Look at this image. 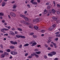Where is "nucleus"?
Segmentation results:
<instances>
[{
	"mask_svg": "<svg viewBox=\"0 0 60 60\" xmlns=\"http://www.w3.org/2000/svg\"><path fill=\"white\" fill-rule=\"evenodd\" d=\"M16 36L17 38H19L20 37H21V38H23V39H25V37L23 36H20L17 35H16Z\"/></svg>",
	"mask_w": 60,
	"mask_h": 60,
	"instance_id": "1",
	"label": "nucleus"
},
{
	"mask_svg": "<svg viewBox=\"0 0 60 60\" xmlns=\"http://www.w3.org/2000/svg\"><path fill=\"white\" fill-rule=\"evenodd\" d=\"M10 15L12 17H15L16 16V14L13 12H11L10 13Z\"/></svg>",
	"mask_w": 60,
	"mask_h": 60,
	"instance_id": "2",
	"label": "nucleus"
},
{
	"mask_svg": "<svg viewBox=\"0 0 60 60\" xmlns=\"http://www.w3.org/2000/svg\"><path fill=\"white\" fill-rule=\"evenodd\" d=\"M48 39V41L47 42V43H49L51 41V37H49Z\"/></svg>",
	"mask_w": 60,
	"mask_h": 60,
	"instance_id": "3",
	"label": "nucleus"
},
{
	"mask_svg": "<svg viewBox=\"0 0 60 60\" xmlns=\"http://www.w3.org/2000/svg\"><path fill=\"white\" fill-rule=\"evenodd\" d=\"M10 42H11V44H14V45H15V44H17V42H13L12 41H10Z\"/></svg>",
	"mask_w": 60,
	"mask_h": 60,
	"instance_id": "4",
	"label": "nucleus"
},
{
	"mask_svg": "<svg viewBox=\"0 0 60 60\" xmlns=\"http://www.w3.org/2000/svg\"><path fill=\"white\" fill-rule=\"evenodd\" d=\"M20 16L23 17V18H24V19H25L26 20V19L27 18V17H25V16H24V15H23L22 14H21L20 15Z\"/></svg>",
	"mask_w": 60,
	"mask_h": 60,
	"instance_id": "5",
	"label": "nucleus"
},
{
	"mask_svg": "<svg viewBox=\"0 0 60 60\" xmlns=\"http://www.w3.org/2000/svg\"><path fill=\"white\" fill-rule=\"evenodd\" d=\"M10 34L11 35H14V36L15 35V34L14 33H13V32L11 31L10 32Z\"/></svg>",
	"mask_w": 60,
	"mask_h": 60,
	"instance_id": "6",
	"label": "nucleus"
},
{
	"mask_svg": "<svg viewBox=\"0 0 60 60\" xmlns=\"http://www.w3.org/2000/svg\"><path fill=\"white\" fill-rule=\"evenodd\" d=\"M37 44V43L36 42H35L32 43V44L31 45V46H34L35 45H36Z\"/></svg>",
	"mask_w": 60,
	"mask_h": 60,
	"instance_id": "7",
	"label": "nucleus"
},
{
	"mask_svg": "<svg viewBox=\"0 0 60 60\" xmlns=\"http://www.w3.org/2000/svg\"><path fill=\"white\" fill-rule=\"evenodd\" d=\"M34 55L36 57H37V58H38V57H39V55H38L36 54V53H34Z\"/></svg>",
	"mask_w": 60,
	"mask_h": 60,
	"instance_id": "8",
	"label": "nucleus"
},
{
	"mask_svg": "<svg viewBox=\"0 0 60 60\" xmlns=\"http://www.w3.org/2000/svg\"><path fill=\"white\" fill-rule=\"evenodd\" d=\"M50 53H51L52 55H54L56 54V52H52Z\"/></svg>",
	"mask_w": 60,
	"mask_h": 60,
	"instance_id": "9",
	"label": "nucleus"
},
{
	"mask_svg": "<svg viewBox=\"0 0 60 60\" xmlns=\"http://www.w3.org/2000/svg\"><path fill=\"white\" fill-rule=\"evenodd\" d=\"M5 55L4 54H1V58H3V57H5Z\"/></svg>",
	"mask_w": 60,
	"mask_h": 60,
	"instance_id": "10",
	"label": "nucleus"
},
{
	"mask_svg": "<svg viewBox=\"0 0 60 60\" xmlns=\"http://www.w3.org/2000/svg\"><path fill=\"white\" fill-rule=\"evenodd\" d=\"M52 18L54 20H56L57 19V18H56L55 17L53 16L52 17Z\"/></svg>",
	"mask_w": 60,
	"mask_h": 60,
	"instance_id": "11",
	"label": "nucleus"
},
{
	"mask_svg": "<svg viewBox=\"0 0 60 60\" xmlns=\"http://www.w3.org/2000/svg\"><path fill=\"white\" fill-rule=\"evenodd\" d=\"M53 29H54V27H52V26H51V27L49 29V30H53Z\"/></svg>",
	"mask_w": 60,
	"mask_h": 60,
	"instance_id": "12",
	"label": "nucleus"
},
{
	"mask_svg": "<svg viewBox=\"0 0 60 60\" xmlns=\"http://www.w3.org/2000/svg\"><path fill=\"white\" fill-rule=\"evenodd\" d=\"M11 53L13 55H15V52L12 51L11 52Z\"/></svg>",
	"mask_w": 60,
	"mask_h": 60,
	"instance_id": "13",
	"label": "nucleus"
},
{
	"mask_svg": "<svg viewBox=\"0 0 60 60\" xmlns=\"http://www.w3.org/2000/svg\"><path fill=\"white\" fill-rule=\"evenodd\" d=\"M23 23H24V24L25 25H28V23L24 21L23 22Z\"/></svg>",
	"mask_w": 60,
	"mask_h": 60,
	"instance_id": "14",
	"label": "nucleus"
},
{
	"mask_svg": "<svg viewBox=\"0 0 60 60\" xmlns=\"http://www.w3.org/2000/svg\"><path fill=\"white\" fill-rule=\"evenodd\" d=\"M5 4H6V3L5 2L3 3L2 4V6H3V7H4V6H5Z\"/></svg>",
	"mask_w": 60,
	"mask_h": 60,
	"instance_id": "15",
	"label": "nucleus"
},
{
	"mask_svg": "<svg viewBox=\"0 0 60 60\" xmlns=\"http://www.w3.org/2000/svg\"><path fill=\"white\" fill-rule=\"evenodd\" d=\"M52 13H53V14H55V12H56V11L54 9H53L52 10Z\"/></svg>",
	"mask_w": 60,
	"mask_h": 60,
	"instance_id": "16",
	"label": "nucleus"
},
{
	"mask_svg": "<svg viewBox=\"0 0 60 60\" xmlns=\"http://www.w3.org/2000/svg\"><path fill=\"white\" fill-rule=\"evenodd\" d=\"M52 26V27H53V28H54V27L56 26V25L55 24H52V26Z\"/></svg>",
	"mask_w": 60,
	"mask_h": 60,
	"instance_id": "17",
	"label": "nucleus"
},
{
	"mask_svg": "<svg viewBox=\"0 0 60 60\" xmlns=\"http://www.w3.org/2000/svg\"><path fill=\"white\" fill-rule=\"evenodd\" d=\"M47 11L45 9L44 11V14H47Z\"/></svg>",
	"mask_w": 60,
	"mask_h": 60,
	"instance_id": "18",
	"label": "nucleus"
},
{
	"mask_svg": "<svg viewBox=\"0 0 60 60\" xmlns=\"http://www.w3.org/2000/svg\"><path fill=\"white\" fill-rule=\"evenodd\" d=\"M29 46V44L28 43H27L26 44L24 45V47H26L27 46Z\"/></svg>",
	"mask_w": 60,
	"mask_h": 60,
	"instance_id": "19",
	"label": "nucleus"
},
{
	"mask_svg": "<svg viewBox=\"0 0 60 60\" xmlns=\"http://www.w3.org/2000/svg\"><path fill=\"white\" fill-rule=\"evenodd\" d=\"M34 28L35 29H36V30H37L38 29V27L36 26H34Z\"/></svg>",
	"mask_w": 60,
	"mask_h": 60,
	"instance_id": "20",
	"label": "nucleus"
},
{
	"mask_svg": "<svg viewBox=\"0 0 60 60\" xmlns=\"http://www.w3.org/2000/svg\"><path fill=\"white\" fill-rule=\"evenodd\" d=\"M41 53V51H39L36 52H35V53L39 55Z\"/></svg>",
	"mask_w": 60,
	"mask_h": 60,
	"instance_id": "21",
	"label": "nucleus"
},
{
	"mask_svg": "<svg viewBox=\"0 0 60 60\" xmlns=\"http://www.w3.org/2000/svg\"><path fill=\"white\" fill-rule=\"evenodd\" d=\"M10 48L11 49H13L14 48V47L12 46H10Z\"/></svg>",
	"mask_w": 60,
	"mask_h": 60,
	"instance_id": "22",
	"label": "nucleus"
},
{
	"mask_svg": "<svg viewBox=\"0 0 60 60\" xmlns=\"http://www.w3.org/2000/svg\"><path fill=\"white\" fill-rule=\"evenodd\" d=\"M17 29L18 30H19V31H22V29L20 28H17Z\"/></svg>",
	"mask_w": 60,
	"mask_h": 60,
	"instance_id": "23",
	"label": "nucleus"
},
{
	"mask_svg": "<svg viewBox=\"0 0 60 60\" xmlns=\"http://www.w3.org/2000/svg\"><path fill=\"white\" fill-rule=\"evenodd\" d=\"M4 14L3 13H0V16H4Z\"/></svg>",
	"mask_w": 60,
	"mask_h": 60,
	"instance_id": "24",
	"label": "nucleus"
},
{
	"mask_svg": "<svg viewBox=\"0 0 60 60\" xmlns=\"http://www.w3.org/2000/svg\"><path fill=\"white\" fill-rule=\"evenodd\" d=\"M33 4H35L36 5L37 4V3L35 2H33Z\"/></svg>",
	"mask_w": 60,
	"mask_h": 60,
	"instance_id": "25",
	"label": "nucleus"
},
{
	"mask_svg": "<svg viewBox=\"0 0 60 60\" xmlns=\"http://www.w3.org/2000/svg\"><path fill=\"white\" fill-rule=\"evenodd\" d=\"M17 5H13V8H14V9H15V8H16V7H17Z\"/></svg>",
	"mask_w": 60,
	"mask_h": 60,
	"instance_id": "26",
	"label": "nucleus"
},
{
	"mask_svg": "<svg viewBox=\"0 0 60 60\" xmlns=\"http://www.w3.org/2000/svg\"><path fill=\"white\" fill-rule=\"evenodd\" d=\"M4 54H5V55H9V53L6 52H4Z\"/></svg>",
	"mask_w": 60,
	"mask_h": 60,
	"instance_id": "27",
	"label": "nucleus"
},
{
	"mask_svg": "<svg viewBox=\"0 0 60 60\" xmlns=\"http://www.w3.org/2000/svg\"><path fill=\"white\" fill-rule=\"evenodd\" d=\"M48 56H53L52 54L51 53L48 54Z\"/></svg>",
	"mask_w": 60,
	"mask_h": 60,
	"instance_id": "28",
	"label": "nucleus"
},
{
	"mask_svg": "<svg viewBox=\"0 0 60 60\" xmlns=\"http://www.w3.org/2000/svg\"><path fill=\"white\" fill-rule=\"evenodd\" d=\"M37 36L35 35H33V37L34 38H37Z\"/></svg>",
	"mask_w": 60,
	"mask_h": 60,
	"instance_id": "29",
	"label": "nucleus"
},
{
	"mask_svg": "<svg viewBox=\"0 0 60 60\" xmlns=\"http://www.w3.org/2000/svg\"><path fill=\"white\" fill-rule=\"evenodd\" d=\"M35 51H39V49H36L34 50Z\"/></svg>",
	"mask_w": 60,
	"mask_h": 60,
	"instance_id": "30",
	"label": "nucleus"
},
{
	"mask_svg": "<svg viewBox=\"0 0 60 60\" xmlns=\"http://www.w3.org/2000/svg\"><path fill=\"white\" fill-rule=\"evenodd\" d=\"M34 0H32L31 1H30V3H31L32 4H33L34 3Z\"/></svg>",
	"mask_w": 60,
	"mask_h": 60,
	"instance_id": "31",
	"label": "nucleus"
},
{
	"mask_svg": "<svg viewBox=\"0 0 60 60\" xmlns=\"http://www.w3.org/2000/svg\"><path fill=\"white\" fill-rule=\"evenodd\" d=\"M4 30H5V31H7V30H9V29L4 28Z\"/></svg>",
	"mask_w": 60,
	"mask_h": 60,
	"instance_id": "32",
	"label": "nucleus"
},
{
	"mask_svg": "<svg viewBox=\"0 0 60 60\" xmlns=\"http://www.w3.org/2000/svg\"><path fill=\"white\" fill-rule=\"evenodd\" d=\"M36 20L37 22H39L40 20L38 19H36Z\"/></svg>",
	"mask_w": 60,
	"mask_h": 60,
	"instance_id": "33",
	"label": "nucleus"
},
{
	"mask_svg": "<svg viewBox=\"0 0 60 60\" xmlns=\"http://www.w3.org/2000/svg\"><path fill=\"white\" fill-rule=\"evenodd\" d=\"M34 34V33L33 32L31 33L30 34V35H33Z\"/></svg>",
	"mask_w": 60,
	"mask_h": 60,
	"instance_id": "34",
	"label": "nucleus"
},
{
	"mask_svg": "<svg viewBox=\"0 0 60 60\" xmlns=\"http://www.w3.org/2000/svg\"><path fill=\"white\" fill-rule=\"evenodd\" d=\"M57 14H60V12L59 11H57Z\"/></svg>",
	"mask_w": 60,
	"mask_h": 60,
	"instance_id": "35",
	"label": "nucleus"
},
{
	"mask_svg": "<svg viewBox=\"0 0 60 60\" xmlns=\"http://www.w3.org/2000/svg\"><path fill=\"white\" fill-rule=\"evenodd\" d=\"M22 45H19V48H22Z\"/></svg>",
	"mask_w": 60,
	"mask_h": 60,
	"instance_id": "36",
	"label": "nucleus"
},
{
	"mask_svg": "<svg viewBox=\"0 0 60 60\" xmlns=\"http://www.w3.org/2000/svg\"><path fill=\"white\" fill-rule=\"evenodd\" d=\"M10 51H11L10 49H8L7 50V52H10Z\"/></svg>",
	"mask_w": 60,
	"mask_h": 60,
	"instance_id": "37",
	"label": "nucleus"
},
{
	"mask_svg": "<svg viewBox=\"0 0 60 60\" xmlns=\"http://www.w3.org/2000/svg\"><path fill=\"white\" fill-rule=\"evenodd\" d=\"M29 19H30L29 18H27L26 20V21H29Z\"/></svg>",
	"mask_w": 60,
	"mask_h": 60,
	"instance_id": "38",
	"label": "nucleus"
},
{
	"mask_svg": "<svg viewBox=\"0 0 60 60\" xmlns=\"http://www.w3.org/2000/svg\"><path fill=\"white\" fill-rule=\"evenodd\" d=\"M41 32L42 33H44V32H45V31L43 30H42L41 31Z\"/></svg>",
	"mask_w": 60,
	"mask_h": 60,
	"instance_id": "39",
	"label": "nucleus"
},
{
	"mask_svg": "<svg viewBox=\"0 0 60 60\" xmlns=\"http://www.w3.org/2000/svg\"><path fill=\"white\" fill-rule=\"evenodd\" d=\"M49 3L48 2L46 4V5H49Z\"/></svg>",
	"mask_w": 60,
	"mask_h": 60,
	"instance_id": "40",
	"label": "nucleus"
},
{
	"mask_svg": "<svg viewBox=\"0 0 60 60\" xmlns=\"http://www.w3.org/2000/svg\"><path fill=\"white\" fill-rule=\"evenodd\" d=\"M24 21L23 20H21L20 21V22L21 23H23Z\"/></svg>",
	"mask_w": 60,
	"mask_h": 60,
	"instance_id": "41",
	"label": "nucleus"
},
{
	"mask_svg": "<svg viewBox=\"0 0 60 60\" xmlns=\"http://www.w3.org/2000/svg\"><path fill=\"white\" fill-rule=\"evenodd\" d=\"M1 32H4V28L1 29Z\"/></svg>",
	"mask_w": 60,
	"mask_h": 60,
	"instance_id": "42",
	"label": "nucleus"
},
{
	"mask_svg": "<svg viewBox=\"0 0 60 60\" xmlns=\"http://www.w3.org/2000/svg\"><path fill=\"white\" fill-rule=\"evenodd\" d=\"M59 34V32H58L55 33L56 34Z\"/></svg>",
	"mask_w": 60,
	"mask_h": 60,
	"instance_id": "43",
	"label": "nucleus"
},
{
	"mask_svg": "<svg viewBox=\"0 0 60 60\" xmlns=\"http://www.w3.org/2000/svg\"><path fill=\"white\" fill-rule=\"evenodd\" d=\"M60 5H59V4H57V7H58V8H59V6H60Z\"/></svg>",
	"mask_w": 60,
	"mask_h": 60,
	"instance_id": "44",
	"label": "nucleus"
},
{
	"mask_svg": "<svg viewBox=\"0 0 60 60\" xmlns=\"http://www.w3.org/2000/svg\"><path fill=\"white\" fill-rule=\"evenodd\" d=\"M58 40V38H56L55 39V41H57Z\"/></svg>",
	"mask_w": 60,
	"mask_h": 60,
	"instance_id": "45",
	"label": "nucleus"
},
{
	"mask_svg": "<svg viewBox=\"0 0 60 60\" xmlns=\"http://www.w3.org/2000/svg\"><path fill=\"white\" fill-rule=\"evenodd\" d=\"M28 57L29 58H32V56H28Z\"/></svg>",
	"mask_w": 60,
	"mask_h": 60,
	"instance_id": "46",
	"label": "nucleus"
},
{
	"mask_svg": "<svg viewBox=\"0 0 60 60\" xmlns=\"http://www.w3.org/2000/svg\"><path fill=\"white\" fill-rule=\"evenodd\" d=\"M28 55V53H26L25 54V56H27Z\"/></svg>",
	"mask_w": 60,
	"mask_h": 60,
	"instance_id": "47",
	"label": "nucleus"
},
{
	"mask_svg": "<svg viewBox=\"0 0 60 60\" xmlns=\"http://www.w3.org/2000/svg\"><path fill=\"white\" fill-rule=\"evenodd\" d=\"M4 52L3 51L0 50V53H3Z\"/></svg>",
	"mask_w": 60,
	"mask_h": 60,
	"instance_id": "48",
	"label": "nucleus"
},
{
	"mask_svg": "<svg viewBox=\"0 0 60 60\" xmlns=\"http://www.w3.org/2000/svg\"><path fill=\"white\" fill-rule=\"evenodd\" d=\"M0 47L1 48H2V49L3 48V45H2V44L1 45Z\"/></svg>",
	"mask_w": 60,
	"mask_h": 60,
	"instance_id": "49",
	"label": "nucleus"
},
{
	"mask_svg": "<svg viewBox=\"0 0 60 60\" xmlns=\"http://www.w3.org/2000/svg\"><path fill=\"white\" fill-rule=\"evenodd\" d=\"M27 6L29 7L28 8H30V5L29 4L27 5Z\"/></svg>",
	"mask_w": 60,
	"mask_h": 60,
	"instance_id": "50",
	"label": "nucleus"
},
{
	"mask_svg": "<svg viewBox=\"0 0 60 60\" xmlns=\"http://www.w3.org/2000/svg\"><path fill=\"white\" fill-rule=\"evenodd\" d=\"M50 46L51 47H53V45L52 44H50Z\"/></svg>",
	"mask_w": 60,
	"mask_h": 60,
	"instance_id": "51",
	"label": "nucleus"
},
{
	"mask_svg": "<svg viewBox=\"0 0 60 60\" xmlns=\"http://www.w3.org/2000/svg\"><path fill=\"white\" fill-rule=\"evenodd\" d=\"M44 57L45 58H47V56L46 55H45V56Z\"/></svg>",
	"mask_w": 60,
	"mask_h": 60,
	"instance_id": "52",
	"label": "nucleus"
},
{
	"mask_svg": "<svg viewBox=\"0 0 60 60\" xmlns=\"http://www.w3.org/2000/svg\"><path fill=\"white\" fill-rule=\"evenodd\" d=\"M37 1L38 3L40 2V0H37Z\"/></svg>",
	"mask_w": 60,
	"mask_h": 60,
	"instance_id": "53",
	"label": "nucleus"
},
{
	"mask_svg": "<svg viewBox=\"0 0 60 60\" xmlns=\"http://www.w3.org/2000/svg\"><path fill=\"white\" fill-rule=\"evenodd\" d=\"M45 47L46 48H47V47H48V45H45Z\"/></svg>",
	"mask_w": 60,
	"mask_h": 60,
	"instance_id": "54",
	"label": "nucleus"
},
{
	"mask_svg": "<svg viewBox=\"0 0 60 60\" xmlns=\"http://www.w3.org/2000/svg\"><path fill=\"white\" fill-rule=\"evenodd\" d=\"M8 35V34H4V36H6H6H7Z\"/></svg>",
	"mask_w": 60,
	"mask_h": 60,
	"instance_id": "55",
	"label": "nucleus"
},
{
	"mask_svg": "<svg viewBox=\"0 0 60 60\" xmlns=\"http://www.w3.org/2000/svg\"><path fill=\"white\" fill-rule=\"evenodd\" d=\"M33 43V42H31L29 43V44L30 45H31V44H32Z\"/></svg>",
	"mask_w": 60,
	"mask_h": 60,
	"instance_id": "56",
	"label": "nucleus"
},
{
	"mask_svg": "<svg viewBox=\"0 0 60 60\" xmlns=\"http://www.w3.org/2000/svg\"><path fill=\"white\" fill-rule=\"evenodd\" d=\"M51 49L50 48V47H48V50H50Z\"/></svg>",
	"mask_w": 60,
	"mask_h": 60,
	"instance_id": "57",
	"label": "nucleus"
},
{
	"mask_svg": "<svg viewBox=\"0 0 60 60\" xmlns=\"http://www.w3.org/2000/svg\"><path fill=\"white\" fill-rule=\"evenodd\" d=\"M56 37H59V36L58 34H57L56 35Z\"/></svg>",
	"mask_w": 60,
	"mask_h": 60,
	"instance_id": "58",
	"label": "nucleus"
},
{
	"mask_svg": "<svg viewBox=\"0 0 60 60\" xmlns=\"http://www.w3.org/2000/svg\"><path fill=\"white\" fill-rule=\"evenodd\" d=\"M54 60H58V58H56L54 59Z\"/></svg>",
	"mask_w": 60,
	"mask_h": 60,
	"instance_id": "59",
	"label": "nucleus"
},
{
	"mask_svg": "<svg viewBox=\"0 0 60 60\" xmlns=\"http://www.w3.org/2000/svg\"><path fill=\"white\" fill-rule=\"evenodd\" d=\"M26 13H27V11H25V12H24V14H26Z\"/></svg>",
	"mask_w": 60,
	"mask_h": 60,
	"instance_id": "60",
	"label": "nucleus"
},
{
	"mask_svg": "<svg viewBox=\"0 0 60 60\" xmlns=\"http://www.w3.org/2000/svg\"><path fill=\"white\" fill-rule=\"evenodd\" d=\"M50 8V6H49L47 8V9H49Z\"/></svg>",
	"mask_w": 60,
	"mask_h": 60,
	"instance_id": "61",
	"label": "nucleus"
},
{
	"mask_svg": "<svg viewBox=\"0 0 60 60\" xmlns=\"http://www.w3.org/2000/svg\"><path fill=\"white\" fill-rule=\"evenodd\" d=\"M15 54H18V53L16 52H15Z\"/></svg>",
	"mask_w": 60,
	"mask_h": 60,
	"instance_id": "62",
	"label": "nucleus"
},
{
	"mask_svg": "<svg viewBox=\"0 0 60 60\" xmlns=\"http://www.w3.org/2000/svg\"><path fill=\"white\" fill-rule=\"evenodd\" d=\"M2 22L3 23H4L5 22V21L4 20H2Z\"/></svg>",
	"mask_w": 60,
	"mask_h": 60,
	"instance_id": "63",
	"label": "nucleus"
},
{
	"mask_svg": "<svg viewBox=\"0 0 60 60\" xmlns=\"http://www.w3.org/2000/svg\"><path fill=\"white\" fill-rule=\"evenodd\" d=\"M15 34H18V32L17 31H15Z\"/></svg>",
	"mask_w": 60,
	"mask_h": 60,
	"instance_id": "64",
	"label": "nucleus"
}]
</instances>
